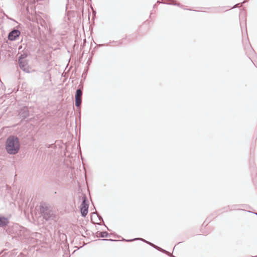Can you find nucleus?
<instances>
[{
	"label": "nucleus",
	"instance_id": "obj_15",
	"mask_svg": "<svg viewBox=\"0 0 257 257\" xmlns=\"http://www.w3.org/2000/svg\"><path fill=\"white\" fill-rule=\"evenodd\" d=\"M27 57V54L26 53H23L20 55L19 57L18 61L26 60V58Z\"/></svg>",
	"mask_w": 257,
	"mask_h": 257
},
{
	"label": "nucleus",
	"instance_id": "obj_9",
	"mask_svg": "<svg viewBox=\"0 0 257 257\" xmlns=\"http://www.w3.org/2000/svg\"><path fill=\"white\" fill-rule=\"evenodd\" d=\"M150 245L151 246H152L153 247H154V248L156 249L157 250L162 252H163L165 254H169V252L162 248L161 247L153 244V243H152V244H150Z\"/></svg>",
	"mask_w": 257,
	"mask_h": 257
},
{
	"label": "nucleus",
	"instance_id": "obj_6",
	"mask_svg": "<svg viewBox=\"0 0 257 257\" xmlns=\"http://www.w3.org/2000/svg\"><path fill=\"white\" fill-rule=\"evenodd\" d=\"M19 115L22 119H25L29 116V110L27 106L22 107L19 112Z\"/></svg>",
	"mask_w": 257,
	"mask_h": 257
},
{
	"label": "nucleus",
	"instance_id": "obj_26",
	"mask_svg": "<svg viewBox=\"0 0 257 257\" xmlns=\"http://www.w3.org/2000/svg\"><path fill=\"white\" fill-rule=\"evenodd\" d=\"M157 3H160L161 2H159V1H158V2H157Z\"/></svg>",
	"mask_w": 257,
	"mask_h": 257
},
{
	"label": "nucleus",
	"instance_id": "obj_16",
	"mask_svg": "<svg viewBox=\"0 0 257 257\" xmlns=\"http://www.w3.org/2000/svg\"><path fill=\"white\" fill-rule=\"evenodd\" d=\"M93 214H96V215H97V217H98V218L99 220H100V221H102L103 222V224L104 225H105V226L107 228V229L109 231V230H109V228H108V227H107V226L104 224V221H103V218H102V217H101V215H100L99 214H97V213H94Z\"/></svg>",
	"mask_w": 257,
	"mask_h": 257
},
{
	"label": "nucleus",
	"instance_id": "obj_13",
	"mask_svg": "<svg viewBox=\"0 0 257 257\" xmlns=\"http://www.w3.org/2000/svg\"><path fill=\"white\" fill-rule=\"evenodd\" d=\"M141 240L145 243H146V241H147V240H146L142 238H136L131 239H125L123 238L122 239V240H123V241H127V242H131V241H133L134 240Z\"/></svg>",
	"mask_w": 257,
	"mask_h": 257
},
{
	"label": "nucleus",
	"instance_id": "obj_18",
	"mask_svg": "<svg viewBox=\"0 0 257 257\" xmlns=\"http://www.w3.org/2000/svg\"><path fill=\"white\" fill-rule=\"evenodd\" d=\"M101 240H106V241H119L118 240H116V239H100Z\"/></svg>",
	"mask_w": 257,
	"mask_h": 257
},
{
	"label": "nucleus",
	"instance_id": "obj_22",
	"mask_svg": "<svg viewBox=\"0 0 257 257\" xmlns=\"http://www.w3.org/2000/svg\"><path fill=\"white\" fill-rule=\"evenodd\" d=\"M146 243H147L148 244L150 245V244H152V242L147 241H146Z\"/></svg>",
	"mask_w": 257,
	"mask_h": 257
},
{
	"label": "nucleus",
	"instance_id": "obj_3",
	"mask_svg": "<svg viewBox=\"0 0 257 257\" xmlns=\"http://www.w3.org/2000/svg\"><path fill=\"white\" fill-rule=\"evenodd\" d=\"M88 200L87 197L85 195H84L82 197V201L80 205V212L81 214L82 217H85L88 211Z\"/></svg>",
	"mask_w": 257,
	"mask_h": 257
},
{
	"label": "nucleus",
	"instance_id": "obj_12",
	"mask_svg": "<svg viewBox=\"0 0 257 257\" xmlns=\"http://www.w3.org/2000/svg\"><path fill=\"white\" fill-rule=\"evenodd\" d=\"M82 90L80 88L77 89L76 91V93L75 94V97L82 98Z\"/></svg>",
	"mask_w": 257,
	"mask_h": 257
},
{
	"label": "nucleus",
	"instance_id": "obj_11",
	"mask_svg": "<svg viewBox=\"0 0 257 257\" xmlns=\"http://www.w3.org/2000/svg\"><path fill=\"white\" fill-rule=\"evenodd\" d=\"M82 102V98L75 97V104L77 107L80 108Z\"/></svg>",
	"mask_w": 257,
	"mask_h": 257
},
{
	"label": "nucleus",
	"instance_id": "obj_25",
	"mask_svg": "<svg viewBox=\"0 0 257 257\" xmlns=\"http://www.w3.org/2000/svg\"><path fill=\"white\" fill-rule=\"evenodd\" d=\"M98 224H99V225H101L102 224L100 223H98Z\"/></svg>",
	"mask_w": 257,
	"mask_h": 257
},
{
	"label": "nucleus",
	"instance_id": "obj_1",
	"mask_svg": "<svg viewBox=\"0 0 257 257\" xmlns=\"http://www.w3.org/2000/svg\"><path fill=\"white\" fill-rule=\"evenodd\" d=\"M5 149L10 155L17 154L20 149V143L18 137L14 135L8 137L6 141Z\"/></svg>",
	"mask_w": 257,
	"mask_h": 257
},
{
	"label": "nucleus",
	"instance_id": "obj_23",
	"mask_svg": "<svg viewBox=\"0 0 257 257\" xmlns=\"http://www.w3.org/2000/svg\"><path fill=\"white\" fill-rule=\"evenodd\" d=\"M156 4H155V5H154V7H154V8H155L156 7Z\"/></svg>",
	"mask_w": 257,
	"mask_h": 257
},
{
	"label": "nucleus",
	"instance_id": "obj_8",
	"mask_svg": "<svg viewBox=\"0 0 257 257\" xmlns=\"http://www.w3.org/2000/svg\"><path fill=\"white\" fill-rule=\"evenodd\" d=\"M9 219L5 216H0V227H4L8 225Z\"/></svg>",
	"mask_w": 257,
	"mask_h": 257
},
{
	"label": "nucleus",
	"instance_id": "obj_28",
	"mask_svg": "<svg viewBox=\"0 0 257 257\" xmlns=\"http://www.w3.org/2000/svg\"><path fill=\"white\" fill-rule=\"evenodd\" d=\"M83 1H84V0H82Z\"/></svg>",
	"mask_w": 257,
	"mask_h": 257
},
{
	"label": "nucleus",
	"instance_id": "obj_4",
	"mask_svg": "<svg viewBox=\"0 0 257 257\" xmlns=\"http://www.w3.org/2000/svg\"><path fill=\"white\" fill-rule=\"evenodd\" d=\"M242 43L244 44L245 43L247 45L245 47V49H248L249 55H251V54H253L255 53L254 50L252 48L250 44H249L247 34V30L246 28H245V33L243 34L242 32Z\"/></svg>",
	"mask_w": 257,
	"mask_h": 257
},
{
	"label": "nucleus",
	"instance_id": "obj_20",
	"mask_svg": "<svg viewBox=\"0 0 257 257\" xmlns=\"http://www.w3.org/2000/svg\"><path fill=\"white\" fill-rule=\"evenodd\" d=\"M219 9H221V10L218 11V12H222V11H227V10H225V7L220 8Z\"/></svg>",
	"mask_w": 257,
	"mask_h": 257
},
{
	"label": "nucleus",
	"instance_id": "obj_5",
	"mask_svg": "<svg viewBox=\"0 0 257 257\" xmlns=\"http://www.w3.org/2000/svg\"><path fill=\"white\" fill-rule=\"evenodd\" d=\"M20 31L16 29H13L8 35V39L10 41L16 40L20 35Z\"/></svg>",
	"mask_w": 257,
	"mask_h": 257
},
{
	"label": "nucleus",
	"instance_id": "obj_21",
	"mask_svg": "<svg viewBox=\"0 0 257 257\" xmlns=\"http://www.w3.org/2000/svg\"><path fill=\"white\" fill-rule=\"evenodd\" d=\"M168 255L169 256H170V257H176L175 256L173 255L172 254H171L170 252H169V254Z\"/></svg>",
	"mask_w": 257,
	"mask_h": 257
},
{
	"label": "nucleus",
	"instance_id": "obj_14",
	"mask_svg": "<svg viewBox=\"0 0 257 257\" xmlns=\"http://www.w3.org/2000/svg\"><path fill=\"white\" fill-rule=\"evenodd\" d=\"M169 1V3L167 4L168 5H172L174 6H177L180 7H182V6L180 3H177L175 0H168Z\"/></svg>",
	"mask_w": 257,
	"mask_h": 257
},
{
	"label": "nucleus",
	"instance_id": "obj_17",
	"mask_svg": "<svg viewBox=\"0 0 257 257\" xmlns=\"http://www.w3.org/2000/svg\"><path fill=\"white\" fill-rule=\"evenodd\" d=\"M246 2H247V1L244 0L242 3L236 4L232 8H233V9L236 8L238 7V5H240V7H241L242 6V4L245 3Z\"/></svg>",
	"mask_w": 257,
	"mask_h": 257
},
{
	"label": "nucleus",
	"instance_id": "obj_19",
	"mask_svg": "<svg viewBox=\"0 0 257 257\" xmlns=\"http://www.w3.org/2000/svg\"><path fill=\"white\" fill-rule=\"evenodd\" d=\"M53 146H55V145L54 144H51V145H49V144H47L46 145V147L47 148H50V147H53Z\"/></svg>",
	"mask_w": 257,
	"mask_h": 257
},
{
	"label": "nucleus",
	"instance_id": "obj_7",
	"mask_svg": "<svg viewBox=\"0 0 257 257\" xmlns=\"http://www.w3.org/2000/svg\"><path fill=\"white\" fill-rule=\"evenodd\" d=\"M20 68L24 72H29V68L27 60L18 61Z\"/></svg>",
	"mask_w": 257,
	"mask_h": 257
},
{
	"label": "nucleus",
	"instance_id": "obj_2",
	"mask_svg": "<svg viewBox=\"0 0 257 257\" xmlns=\"http://www.w3.org/2000/svg\"><path fill=\"white\" fill-rule=\"evenodd\" d=\"M39 211L43 219L46 221L53 220L55 217L54 211L50 206L46 203L42 202L40 204Z\"/></svg>",
	"mask_w": 257,
	"mask_h": 257
},
{
	"label": "nucleus",
	"instance_id": "obj_27",
	"mask_svg": "<svg viewBox=\"0 0 257 257\" xmlns=\"http://www.w3.org/2000/svg\"><path fill=\"white\" fill-rule=\"evenodd\" d=\"M113 43H117V42H113Z\"/></svg>",
	"mask_w": 257,
	"mask_h": 257
},
{
	"label": "nucleus",
	"instance_id": "obj_10",
	"mask_svg": "<svg viewBox=\"0 0 257 257\" xmlns=\"http://www.w3.org/2000/svg\"><path fill=\"white\" fill-rule=\"evenodd\" d=\"M97 237H107L110 236V234L107 231H98L97 232Z\"/></svg>",
	"mask_w": 257,
	"mask_h": 257
},
{
	"label": "nucleus",
	"instance_id": "obj_24",
	"mask_svg": "<svg viewBox=\"0 0 257 257\" xmlns=\"http://www.w3.org/2000/svg\"><path fill=\"white\" fill-rule=\"evenodd\" d=\"M253 213L257 215V213L256 212H253Z\"/></svg>",
	"mask_w": 257,
	"mask_h": 257
}]
</instances>
